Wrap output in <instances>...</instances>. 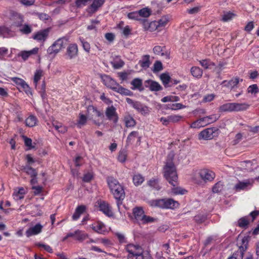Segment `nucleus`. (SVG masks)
I'll return each instance as SVG.
<instances>
[{
	"label": "nucleus",
	"instance_id": "f257e3e1",
	"mask_svg": "<svg viewBox=\"0 0 259 259\" xmlns=\"http://www.w3.org/2000/svg\"><path fill=\"white\" fill-rule=\"evenodd\" d=\"M173 154H168L163 168L164 178L172 186H176L178 184V177L176 167L174 163Z\"/></svg>",
	"mask_w": 259,
	"mask_h": 259
},
{
	"label": "nucleus",
	"instance_id": "f03ea898",
	"mask_svg": "<svg viewBox=\"0 0 259 259\" xmlns=\"http://www.w3.org/2000/svg\"><path fill=\"white\" fill-rule=\"evenodd\" d=\"M107 182L109 189L116 200V204L120 209V206L125 198V192L123 186L120 185L117 180L113 177H108Z\"/></svg>",
	"mask_w": 259,
	"mask_h": 259
},
{
	"label": "nucleus",
	"instance_id": "7ed1b4c3",
	"mask_svg": "<svg viewBox=\"0 0 259 259\" xmlns=\"http://www.w3.org/2000/svg\"><path fill=\"white\" fill-rule=\"evenodd\" d=\"M104 84L112 90L125 96H132L133 93L129 90L124 88L115 80L108 75H105L103 78Z\"/></svg>",
	"mask_w": 259,
	"mask_h": 259
},
{
	"label": "nucleus",
	"instance_id": "20e7f679",
	"mask_svg": "<svg viewBox=\"0 0 259 259\" xmlns=\"http://www.w3.org/2000/svg\"><path fill=\"white\" fill-rule=\"evenodd\" d=\"M149 204L152 207H157L163 209H174L179 206V202L171 198L152 200L149 201Z\"/></svg>",
	"mask_w": 259,
	"mask_h": 259
},
{
	"label": "nucleus",
	"instance_id": "39448f33",
	"mask_svg": "<svg viewBox=\"0 0 259 259\" xmlns=\"http://www.w3.org/2000/svg\"><path fill=\"white\" fill-rule=\"evenodd\" d=\"M69 38L64 36L56 40L47 50L48 54L51 56H55L60 50L64 48L68 41Z\"/></svg>",
	"mask_w": 259,
	"mask_h": 259
},
{
	"label": "nucleus",
	"instance_id": "423d86ee",
	"mask_svg": "<svg viewBox=\"0 0 259 259\" xmlns=\"http://www.w3.org/2000/svg\"><path fill=\"white\" fill-rule=\"evenodd\" d=\"M197 177H200L204 182L211 181L215 178V174L208 169H202L194 176L193 179L195 183L200 184L201 182L197 180Z\"/></svg>",
	"mask_w": 259,
	"mask_h": 259
},
{
	"label": "nucleus",
	"instance_id": "0eeeda50",
	"mask_svg": "<svg viewBox=\"0 0 259 259\" xmlns=\"http://www.w3.org/2000/svg\"><path fill=\"white\" fill-rule=\"evenodd\" d=\"M87 115L88 116V118L90 120H92L95 124L98 126H100L101 125V123L94 120V118L95 117L103 116V113L99 111L96 107L93 105H89L87 108Z\"/></svg>",
	"mask_w": 259,
	"mask_h": 259
},
{
	"label": "nucleus",
	"instance_id": "6e6552de",
	"mask_svg": "<svg viewBox=\"0 0 259 259\" xmlns=\"http://www.w3.org/2000/svg\"><path fill=\"white\" fill-rule=\"evenodd\" d=\"M78 55V46L75 43L68 45L66 48L65 56L66 59L71 60L75 58Z\"/></svg>",
	"mask_w": 259,
	"mask_h": 259
},
{
	"label": "nucleus",
	"instance_id": "1a4fd4ad",
	"mask_svg": "<svg viewBox=\"0 0 259 259\" xmlns=\"http://www.w3.org/2000/svg\"><path fill=\"white\" fill-rule=\"evenodd\" d=\"M125 249L128 252L127 256L142 255L145 253L142 247L139 245L129 244L126 245Z\"/></svg>",
	"mask_w": 259,
	"mask_h": 259
},
{
	"label": "nucleus",
	"instance_id": "9d476101",
	"mask_svg": "<svg viewBox=\"0 0 259 259\" xmlns=\"http://www.w3.org/2000/svg\"><path fill=\"white\" fill-rule=\"evenodd\" d=\"M24 20L21 16H19V21L15 22L14 25L19 28V30L24 34H28L32 32V28L28 24H25L23 25Z\"/></svg>",
	"mask_w": 259,
	"mask_h": 259
},
{
	"label": "nucleus",
	"instance_id": "9b49d317",
	"mask_svg": "<svg viewBox=\"0 0 259 259\" xmlns=\"http://www.w3.org/2000/svg\"><path fill=\"white\" fill-rule=\"evenodd\" d=\"M218 130L215 127L207 128L201 131L199 134V139L210 140L214 137V134Z\"/></svg>",
	"mask_w": 259,
	"mask_h": 259
},
{
	"label": "nucleus",
	"instance_id": "f8f14e48",
	"mask_svg": "<svg viewBox=\"0 0 259 259\" xmlns=\"http://www.w3.org/2000/svg\"><path fill=\"white\" fill-rule=\"evenodd\" d=\"M105 115L108 120L112 121L115 123L117 122L118 117L116 111V108L113 106L106 108Z\"/></svg>",
	"mask_w": 259,
	"mask_h": 259
},
{
	"label": "nucleus",
	"instance_id": "ddd939ff",
	"mask_svg": "<svg viewBox=\"0 0 259 259\" xmlns=\"http://www.w3.org/2000/svg\"><path fill=\"white\" fill-rule=\"evenodd\" d=\"M145 88H148L152 92H158L162 90V86L157 81L148 79L144 81Z\"/></svg>",
	"mask_w": 259,
	"mask_h": 259
},
{
	"label": "nucleus",
	"instance_id": "4468645a",
	"mask_svg": "<svg viewBox=\"0 0 259 259\" xmlns=\"http://www.w3.org/2000/svg\"><path fill=\"white\" fill-rule=\"evenodd\" d=\"M253 180H246L244 181H239L234 187V189L239 192L241 190H246L248 187H251L253 184Z\"/></svg>",
	"mask_w": 259,
	"mask_h": 259
},
{
	"label": "nucleus",
	"instance_id": "2eb2a0df",
	"mask_svg": "<svg viewBox=\"0 0 259 259\" xmlns=\"http://www.w3.org/2000/svg\"><path fill=\"white\" fill-rule=\"evenodd\" d=\"M136 139L137 145H140L141 137L139 135V133L138 131H133L128 135L126 140V144L127 145L132 144Z\"/></svg>",
	"mask_w": 259,
	"mask_h": 259
},
{
	"label": "nucleus",
	"instance_id": "dca6fc26",
	"mask_svg": "<svg viewBox=\"0 0 259 259\" xmlns=\"http://www.w3.org/2000/svg\"><path fill=\"white\" fill-rule=\"evenodd\" d=\"M50 28L40 30L33 36V38L39 41H45L49 36Z\"/></svg>",
	"mask_w": 259,
	"mask_h": 259
},
{
	"label": "nucleus",
	"instance_id": "f3484780",
	"mask_svg": "<svg viewBox=\"0 0 259 259\" xmlns=\"http://www.w3.org/2000/svg\"><path fill=\"white\" fill-rule=\"evenodd\" d=\"M90 227L96 232L103 234L106 232L105 225L101 222L98 221L92 224Z\"/></svg>",
	"mask_w": 259,
	"mask_h": 259
},
{
	"label": "nucleus",
	"instance_id": "a211bd4d",
	"mask_svg": "<svg viewBox=\"0 0 259 259\" xmlns=\"http://www.w3.org/2000/svg\"><path fill=\"white\" fill-rule=\"evenodd\" d=\"M99 208L106 215L109 217L113 215L111 207L107 202L104 201H101L99 204Z\"/></svg>",
	"mask_w": 259,
	"mask_h": 259
},
{
	"label": "nucleus",
	"instance_id": "6ab92c4d",
	"mask_svg": "<svg viewBox=\"0 0 259 259\" xmlns=\"http://www.w3.org/2000/svg\"><path fill=\"white\" fill-rule=\"evenodd\" d=\"M42 226L38 223L34 226L29 228L25 232L26 236L29 237L40 233L42 231Z\"/></svg>",
	"mask_w": 259,
	"mask_h": 259
},
{
	"label": "nucleus",
	"instance_id": "aec40b11",
	"mask_svg": "<svg viewBox=\"0 0 259 259\" xmlns=\"http://www.w3.org/2000/svg\"><path fill=\"white\" fill-rule=\"evenodd\" d=\"M242 79H240L239 77H236L232 78L229 81L226 80H224L222 82V84L224 85V87L232 89L235 87H237L239 82H242Z\"/></svg>",
	"mask_w": 259,
	"mask_h": 259
},
{
	"label": "nucleus",
	"instance_id": "412c9836",
	"mask_svg": "<svg viewBox=\"0 0 259 259\" xmlns=\"http://www.w3.org/2000/svg\"><path fill=\"white\" fill-rule=\"evenodd\" d=\"M38 48H34L30 51H22L18 54V57H21L23 61H26L32 55H35L38 53Z\"/></svg>",
	"mask_w": 259,
	"mask_h": 259
},
{
	"label": "nucleus",
	"instance_id": "4be33fe9",
	"mask_svg": "<svg viewBox=\"0 0 259 259\" xmlns=\"http://www.w3.org/2000/svg\"><path fill=\"white\" fill-rule=\"evenodd\" d=\"M242 243H243V244L244 245V246H240L239 250L237 251L234 252L233 254V255L232 256H230L229 257H228V259H237V256L239 254H240L242 257L243 254V252L245 251L247 248L246 239L243 238L242 239Z\"/></svg>",
	"mask_w": 259,
	"mask_h": 259
},
{
	"label": "nucleus",
	"instance_id": "5701e85b",
	"mask_svg": "<svg viewBox=\"0 0 259 259\" xmlns=\"http://www.w3.org/2000/svg\"><path fill=\"white\" fill-rule=\"evenodd\" d=\"M131 83L133 86L132 87L133 90H138L140 92H142L144 90L142 86V80L139 78H134Z\"/></svg>",
	"mask_w": 259,
	"mask_h": 259
},
{
	"label": "nucleus",
	"instance_id": "b1692460",
	"mask_svg": "<svg viewBox=\"0 0 259 259\" xmlns=\"http://www.w3.org/2000/svg\"><path fill=\"white\" fill-rule=\"evenodd\" d=\"M165 49V47H161L159 46H155L153 49L154 53L157 55L165 56L166 58H169V54L166 52H164Z\"/></svg>",
	"mask_w": 259,
	"mask_h": 259
},
{
	"label": "nucleus",
	"instance_id": "393cba45",
	"mask_svg": "<svg viewBox=\"0 0 259 259\" xmlns=\"http://www.w3.org/2000/svg\"><path fill=\"white\" fill-rule=\"evenodd\" d=\"M200 119L201 122H202L204 126H205L217 121L218 119V117L216 114H212L209 116L200 118Z\"/></svg>",
	"mask_w": 259,
	"mask_h": 259
},
{
	"label": "nucleus",
	"instance_id": "a878e982",
	"mask_svg": "<svg viewBox=\"0 0 259 259\" xmlns=\"http://www.w3.org/2000/svg\"><path fill=\"white\" fill-rule=\"evenodd\" d=\"M110 63L112 67L115 69H120L124 65V61L118 56L114 57L113 61H112Z\"/></svg>",
	"mask_w": 259,
	"mask_h": 259
},
{
	"label": "nucleus",
	"instance_id": "bb28decb",
	"mask_svg": "<svg viewBox=\"0 0 259 259\" xmlns=\"http://www.w3.org/2000/svg\"><path fill=\"white\" fill-rule=\"evenodd\" d=\"M86 209V206L83 205L78 206L75 209V212L72 215V219L74 221L78 220L80 215L82 214Z\"/></svg>",
	"mask_w": 259,
	"mask_h": 259
},
{
	"label": "nucleus",
	"instance_id": "cd10ccee",
	"mask_svg": "<svg viewBox=\"0 0 259 259\" xmlns=\"http://www.w3.org/2000/svg\"><path fill=\"white\" fill-rule=\"evenodd\" d=\"M133 213L136 220L139 222L141 221L143 218V216H144L145 214L142 207H137L134 208L133 210Z\"/></svg>",
	"mask_w": 259,
	"mask_h": 259
},
{
	"label": "nucleus",
	"instance_id": "c85d7f7f",
	"mask_svg": "<svg viewBox=\"0 0 259 259\" xmlns=\"http://www.w3.org/2000/svg\"><path fill=\"white\" fill-rule=\"evenodd\" d=\"M249 107V105L246 103H234L233 112H239L246 110Z\"/></svg>",
	"mask_w": 259,
	"mask_h": 259
},
{
	"label": "nucleus",
	"instance_id": "c756f323",
	"mask_svg": "<svg viewBox=\"0 0 259 259\" xmlns=\"http://www.w3.org/2000/svg\"><path fill=\"white\" fill-rule=\"evenodd\" d=\"M168 21V18L166 16H162L160 19L157 20L156 23L158 27V31L163 29L167 24Z\"/></svg>",
	"mask_w": 259,
	"mask_h": 259
},
{
	"label": "nucleus",
	"instance_id": "7c9ffc66",
	"mask_svg": "<svg viewBox=\"0 0 259 259\" xmlns=\"http://www.w3.org/2000/svg\"><path fill=\"white\" fill-rule=\"evenodd\" d=\"M139 64L143 68H148L150 65V56L149 55L143 56L142 59L139 61Z\"/></svg>",
	"mask_w": 259,
	"mask_h": 259
},
{
	"label": "nucleus",
	"instance_id": "2f4dec72",
	"mask_svg": "<svg viewBox=\"0 0 259 259\" xmlns=\"http://www.w3.org/2000/svg\"><path fill=\"white\" fill-rule=\"evenodd\" d=\"M124 122L126 127H133L136 124V122L131 115H127L124 117Z\"/></svg>",
	"mask_w": 259,
	"mask_h": 259
},
{
	"label": "nucleus",
	"instance_id": "473e14b6",
	"mask_svg": "<svg viewBox=\"0 0 259 259\" xmlns=\"http://www.w3.org/2000/svg\"><path fill=\"white\" fill-rule=\"evenodd\" d=\"M249 222L250 220L248 219V216H245L238 220L237 225L240 228L246 229L247 228Z\"/></svg>",
	"mask_w": 259,
	"mask_h": 259
},
{
	"label": "nucleus",
	"instance_id": "72a5a7b5",
	"mask_svg": "<svg viewBox=\"0 0 259 259\" xmlns=\"http://www.w3.org/2000/svg\"><path fill=\"white\" fill-rule=\"evenodd\" d=\"M190 71H191V74L194 77H196L197 78H201L202 75V74H203L202 70L199 67H197V66L192 67L191 68Z\"/></svg>",
	"mask_w": 259,
	"mask_h": 259
},
{
	"label": "nucleus",
	"instance_id": "f704fd0d",
	"mask_svg": "<svg viewBox=\"0 0 259 259\" xmlns=\"http://www.w3.org/2000/svg\"><path fill=\"white\" fill-rule=\"evenodd\" d=\"M105 2V0H94L90 6V9L93 12H95L104 4Z\"/></svg>",
	"mask_w": 259,
	"mask_h": 259
},
{
	"label": "nucleus",
	"instance_id": "c9c22d12",
	"mask_svg": "<svg viewBox=\"0 0 259 259\" xmlns=\"http://www.w3.org/2000/svg\"><path fill=\"white\" fill-rule=\"evenodd\" d=\"M234 103H228L221 105L219 107L221 112H233Z\"/></svg>",
	"mask_w": 259,
	"mask_h": 259
},
{
	"label": "nucleus",
	"instance_id": "e433bc0d",
	"mask_svg": "<svg viewBox=\"0 0 259 259\" xmlns=\"http://www.w3.org/2000/svg\"><path fill=\"white\" fill-rule=\"evenodd\" d=\"M37 122V118L33 115H30L25 120L26 125L29 127L35 126Z\"/></svg>",
	"mask_w": 259,
	"mask_h": 259
},
{
	"label": "nucleus",
	"instance_id": "4c0bfd02",
	"mask_svg": "<svg viewBox=\"0 0 259 259\" xmlns=\"http://www.w3.org/2000/svg\"><path fill=\"white\" fill-rule=\"evenodd\" d=\"M144 178L140 174H137L133 176V182L136 186L141 185L144 181Z\"/></svg>",
	"mask_w": 259,
	"mask_h": 259
},
{
	"label": "nucleus",
	"instance_id": "58836bf2",
	"mask_svg": "<svg viewBox=\"0 0 259 259\" xmlns=\"http://www.w3.org/2000/svg\"><path fill=\"white\" fill-rule=\"evenodd\" d=\"M138 11L139 13L140 18H148L151 14V11L150 9H149L148 8H144Z\"/></svg>",
	"mask_w": 259,
	"mask_h": 259
},
{
	"label": "nucleus",
	"instance_id": "ea45409f",
	"mask_svg": "<svg viewBox=\"0 0 259 259\" xmlns=\"http://www.w3.org/2000/svg\"><path fill=\"white\" fill-rule=\"evenodd\" d=\"M23 170L24 172L30 175L31 177L37 176V172L36 170L29 165H26L23 167Z\"/></svg>",
	"mask_w": 259,
	"mask_h": 259
},
{
	"label": "nucleus",
	"instance_id": "a19ab883",
	"mask_svg": "<svg viewBox=\"0 0 259 259\" xmlns=\"http://www.w3.org/2000/svg\"><path fill=\"white\" fill-rule=\"evenodd\" d=\"M87 121V117L83 114L79 113V118L77 122V126L80 128L82 126L84 125Z\"/></svg>",
	"mask_w": 259,
	"mask_h": 259
},
{
	"label": "nucleus",
	"instance_id": "79ce46f5",
	"mask_svg": "<svg viewBox=\"0 0 259 259\" xmlns=\"http://www.w3.org/2000/svg\"><path fill=\"white\" fill-rule=\"evenodd\" d=\"M25 193L24 189L21 187L19 189L17 192H14L13 196L14 199L16 200H20L24 198Z\"/></svg>",
	"mask_w": 259,
	"mask_h": 259
},
{
	"label": "nucleus",
	"instance_id": "37998d69",
	"mask_svg": "<svg viewBox=\"0 0 259 259\" xmlns=\"http://www.w3.org/2000/svg\"><path fill=\"white\" fill-rule=\"evenodd\" d=\"M199 63L205 69H209L210 68L211 66H215V64L209 59L200 60Z\"/></svg>",
	"mask_w": 259,
	"mask_h": 259
},
{
	"label": "nucleus",
	"instance_id": "c03bdc74",
	"mask_svg": "<svg viewBox=\"0 0 259 259\" xmlns=\"http://www.w3.org/2000/svg\"><path fill=\"white\" fill-rule=\"evenodd\" d=\"M75 239L80 241H82L89 237L87 234L83 233L80 230L75 231Z\"/></svg>",
	"mask_w": 259,
	"mask_h": 259
},
{
	"label": "nucleus",
	"instance_id": "a18cd8bd",
	"mask_svg": "<svg viewBox=\"0 0 259 259\" xmlns=\"http://www.w3.org/2000/svg\"><path fill=\"white\" fill-rule=\"evenodd\" d=\"M79 40L82 45L83 50L87 53H89L91 49L90 44L89 42L85 40L82 37L79 38Z\"/></svg>",
	"mask_w": 259,
	"mask_h": 259
},
{
	"label": "nucleus",
	"instance_id": "49530a36",
	"mask_svg": "<svg viewBox=\"0 0 259 259\" xmlns=\"http://www.w3.org/2000/svg\"><path fill=\"white\" fill-rule=\"evenodd\" d=\"M160 78L163 85L166 87V85L170 82V77L169 75L166 73H162L160 75Z\"/></svg>",
	"mask_w": 259,
	"mask_h": 259
},
{
	"label": "nucleus",
	"instance_id": "de8ad7c7",
	"mask_svg": "<svg viewBox=\"0 0 259 259\" xmlns=\"http://www.w3.org/2000/svg\"><path fill=\"white\" fill-rule=\"evenodd\" d=\"M148 185L156 190H159L160 189V187L158 184V181L156 179H151L149 180L148 182Z\"/></svg>",
	"mask_w": 259,
	"mask_h": 259
},
{
	"label": "nucleus",
	"instance_id": "09e8293b",
	"mask_svg": "<svg viewBox=\"0 0 259 259\" xmlns=\"http://www.w3.org/2000/svg\"><path fill=\"white\" fill-rule=\"evenodd\" d=\"M235 15L234 13L230 12H225L222 16V20L224 22H227L231 20Z\"/></svg>",
	"mask_w": 259,
	"mask_h": 259
},
{
	"label": "nucleus",
	"instance_id": "8fccbe9b",
	"mask_svg": "<svg viewBox=\"0 0 259 259\" xmlns=\"http://www.w3.org/2000/svg\"><path fill=\"white\" fill-rule=\"evenodd\" d=\"M127 17L130 19H133L137 21H141V18H140L138 11H135L129 13L127 14Z\"/></svg>",
	"mask_w": 259,
	"mask_h": 259
},
{
	"label": "nucleus",
	"instance_id": "3c124183",
	"mask_svg": "<svg viewBox=\"0 0 259 259\" xmlns=\"http://www.w3.org/2000/svg\"><path fill=\"white\" fill-rule=\"evenodd\" d=\"M223 188V184L221 182L217 183L212 187V191L213 193H219L222 191Z\"/></svg>",
	"mask_w": 259,
	"mask_h": 259
},
{
	"label": "nucleus",
	"instance_id": "603ef678",
	"mask_svg": "<svg viewBox=\"0 0 259 259\" xmlns=\"http://www.w3.org/2000/svg\"><path fill=\"white\" fill-rule=\"evenodd\" d=\"M42 71L41 70H37L34 76V83L35 84L36 86L38 81L40 79L41 76H42Z\"/></svg>",
	"mask_w": 259,
	"mask_h": 259
},
{
	"label": "nucleus",
	"instance_id": "864d4df0",
	"mask_svg": "<svg viewBox=\"0 0 259 259\" xmlns=\"http://www.w3.org/2000/svg\"><path fill=\"white\" fill-rule=\"evenodd\" d=\"M183 117L181 115H171L168 116V120L170 122L175 123L179 121Z\"/></svg>",
	"mask_w": 259,
	"mask_h": 259
},
{
	"label": "nucleus",
	"instance_id": "5fc2aeb1",
	"mask_svg": "<svg viewBox=\"0 0 259 259\" xmlns=\"http://www.w3.org/2000/svg\"><path fill=\"white\" fill-rule=\"evenodd\" d=\"M163 69V66L161 62L159 61H156L154 64L153 71L154 72H159Z\"/></svg>",
	"mask_w": 259,
	"mask_h": 259
},
{
	"label": "nucleus",
	"instance_id": "6e6d98bb",
	"mask_svg": "<svg viewBox=\"0 0 259 259\" xmlns=\"http://www.w3.org/2000/svg\"><path fill=\"white\" fill-rule=\"evenodd\" d=\"M247 92L248 93L256 94L259 92V89L256 84H254L249 86L247 89Z\"/></svg>",
	"mask_w": 259,
	"mask_h": 259
},
{
	"label": "nucleus",
	"instance_id": "4d7b16f0",
	"mask_svg": "<svg viewBox=\"0 0 259 259\" xmlns=\"http://www.w3.org/2000/svg\"><path fill=\"white\" fill-rule=\"evenodd\" d=\"M190 127L194 128H199L201 127H204V125L202 123V122H201L200 118H199L192 122L190 125Z\"/></svg>",
	"mask_w": 259,
	"mask_h": 259
},
{
	"label": "nucleus",
	"instance_id": "13d9d810",
	"mask_svg": "<svg viewBox=\"0 0 259 259\" xmlns=\"http://www.w3.org/2000/svg\"><path fill=\"white\" fill-rule=\"evenodd\" d=\"M155 220V219L152 217L144 214V215L143 216V218L141 220L140 222H141L142 224H147L149 223L153 222Z\"/></svg>",
	"mask_w": 259,
	"mask_h": 259
},
{
	"label": "nucleus",
	"instance_id": "bf43d9fd",
	"mask_svg": "<svg viewBox=\"0 0 259 259\" xmlns=\"http://www.w3.org/2000/svg\"><path fill=\"white\" fill-rule=\"evenodd\" d=\"M126 152L125 151H120L118 156V160L120 162H124L126 159Z\"/></svg>",
	"mask_w": 259,
	"mask_h": 259
},
{
	"label": "nucleus",
	"instance_id": "052dcab7",
	"mask_svg": "<svg viewBox=\"0 0 259 259\" xmlns=\"http://www.w3.org/2000/svg\"><path fill=\"white\" fill-rule=\"evenodd\" d=\"M122 34L126 37L131 34L132 29L128 25L122 28Z\"/></svg>",
	"mask_w": 259,
	"mask_h": 259
},
{
	"label": "nucleus",
	"instance_id": "680f3d73",
	"mask_svg": "<svg viewBox=\"0 0 259 259\" xmlns=\"http://www.w3.org/2000/svg\"><path fill=\"white\" fill-rule=\"evenodd\" d=\"M35 245L39 247L44 248V249L48 252L52 253L53 252V249L48 245L40 243H37L35 244Z\"/></svg>",
	"mask_w": 259,
	"mask_h": 259
},
{
	"label": "nucleus",
	"instance_id": "e2e57ef3",
	"mask_svg": "<svg viewBox=\"0 0 259 259\" xmlns=\"http://www.w3.org/2000/svg\"><path fill=\"white\" fill-rule=\"evenodd\" d=\"M93 178V174L92 172H89L85 174L84 175L82 181L84 182H90Z\"/></svg>",
	"mask_w": 259,
	"mask_h": 259
},
{
	"label": "nucleus",
	"instance_id": "0e129e2a",
	"mask_svg": "<svg viewBox=\"0 0 259 259\" xmlns=\"http://www.w3.org/2000/svg\"><path fill=\"white\" fill-rule=\"evenodd\" d=\"M149 31L152 32L155 30L158 31V27L157 25L156 21H153L150 23L149 25Z\"/></svg>",
	"mask_w": 259,
	"mask_h": 259
},
{
	"label": "nucleus",
	"instance_id": "69168bd1",
	"mask_svg": "<svg viewBox=\"0 0 259 259\" xmlns=\"http://www.w3.org/2000/svg\"><path fill=\"white\" fill-rule=\"evenodd\" d=\"M90 0H76L75 6L77 8H81L85 6Z\"/></svg>",
	"mask_w": 259,
	"mask_h": 259
},
{
	"label": "nucleus",
	"instance_id": "338daca9",
	"mask_svg": "<svg viewBox=\"0 0 259 259\" xmlns=\"http://www.w3.org/2000/svg\"><path fill=\"white\" fill-rule=\"evenodd\" d=\"M227 63L226 62L222 61L220 62L216 67V69L220 72L222 71L223 69L227 68Z\"/></svg>",
	"mask_w": 259,
	"mask_h": 259
},
{
	"label": "nucleus",
	"instance_id": "774afa93",
	"mask_svg": "<svg viewBox=\"0 0 259 259\" xmlns=\"http://www.w3.org/2000/svg\"><path fill=\"white\" fill-rule=\"evenodd\" d=\"M187 191L181 188H174L172 189V192L176 195L177 194H184Z\"/></svg>",
	"mask_w": 259,
	"mask_h": 259
}]
</instances>
